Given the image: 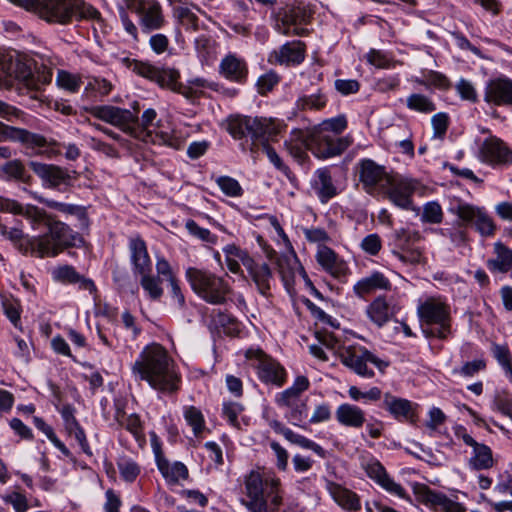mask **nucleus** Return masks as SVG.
Wrapping results in <instances>:
<instances>
[{
	"label": "nucleus",
	"mask_w": 512,
	"mask_h": 512,
	"mask_svg": "<svg viewBox=\"0 0 512 512\" xmlns=\"http://www.w3.org/2000/svg\"><path fill=\"white\" fill-rule=\"evenodd\" d=\"M162 282L163 280H161V278L151 273L141 276L140 279L141 287L152 300H159L163 296L164 290L161 286Z\"/></svg>",
	"instance_id": "obj_49"
},
{
	"label": "nucleus",
	"mask_w": 512,
	"mask_h": 512,
	"mask_svg": "<svg viewBox=\"0 0 512 512\" xmlns=\"http://www.w3.org/2000/svg\"><path fill=\"white\" fill-rule=\"evenodd\" d=\"M29 167L51 188H57L60 185L68 186L71 184V175L66 169L59 166L31 161L29 162Z\"/></svg>",
	"instance_id": "obj_25"
},
{
	"label": "nucleus",
	"mask_w": 512,
	"mask_h": 512,
	"mask_svg": "<svg viewBox=\"0 0 512 512\" xmlns=\"http://www.w3.org/2000/svg\"><path fill=\"white\" fill-rule=\"evenodd\" d=\"M219 73L233 82H243L248 73L245 61L234 54L226 55L220 63Z\"/></svg>",
	"instance_id": "obj_31"
},
{
	"label": "nucleus",
	"mask_w": 512,
	"mask_h": 512,
	"mask_svg": "<svg viewBox=\"0 0 512 512\" xmlns=\"http://www.w3.org/2000/svg\"><path fill=\"white\" fill-rule=\"evenodd\" d=\"M34 198L39 201L40 203L46 205L49 208L56 209L62 213L70 214V215H76L79 220L82 222L83 225L87 226V214L85 208L77 205L72 204H66L57 202L54 200L46 199L42 196L33 195Z\"/></svg>",
	"instance_id": "obj_41"
},
{
	"label": "nucleus",
	"mask_w": 512,
	"mask_h": 512,
	"mask_svg": "<svg viewBox=\"0 0 512 512\" xmlns=\"http://www.w3.org/2000/svg\"><path fill=\"white\" fill-rule=\"evenodd\" d=\"M362 467L367 475L388 493L402 499H408L405 489L388 475L384 466L378 460L374 458L368 459L362 463Z\"/></svg>",
	"instance_id": "obj_23"
},
{
	"label": "nucleus",
	"mask_w": 512,
	"mask_h": 512,
	"mask_svg": "<svg viewBox=\"0 0 512 512\" xmlns=\"http://www.w3.org/2000/svg\"><path fill=\"white\" fill-rule=\"evenodd\" d=\"M306 45L302 41L286 42L279 49L273 50L268 57L271 64L296 66L305 59Z\"/></svg>",
	"instance_id": "obj_24"
},
{
	"label": "nucleus",
	"mask_w": 512,
	"mask_h": 512,
	"mask_svg": "<svg viewBox=\"0 0 512 512\" xmlns=\"http://www.w3.org/2000/svg\"><path fill=\"white\" fill-rule=\"evenodd\" d=\"M383 405L395 418H408L412 412V404L410 401L397 398L389 393L385 394Z\"/></svg>",
	"instance_id": "obj_43"
},
{
	"label": "nucleus",
	"mask_w": 512,
	"mask_h": 512,
	"mask_svg": "<svg viewBox=\"0 0 512 512\" xmlns=\"http://www.w3.org/2000/svg\"><path fill=\"white\" fill-rule=\"evenodd\" d=\"M339 358L344 366L364 378H372L375 375L374 371L368 367V363L373 364L381 373H384L389 366L388 361L380 359L362 346L343 347Z\"/></svg>",
	"instance_id": "obj_8"
},
{
	"label": "nucleus",
	"mask_w": 512,
	"mask_h": 512,
	"mask_svg": "<svg viewBox=\"0 0 512 512\" xmlns=\"http://www.w3.org/2000/svg\"><path fill=\"white\" fill-rule=\"evenodd\" d=\"M0 80H14L31 91H38L52 80V70L16 51L0 50Z\"/></svg>",
	"instance_id": "obj_3"
},
{
	"label": "nucleus",
	"mask_w": 512,
	"mask_h": 512,
	"mask_svg": "<svg viewBox=\"0 0 512 512\" xmlns=\"http://www.w3.org/2000/svg\"><path fill=\"white\" fill-rule=\"evenodd\" d=\"M309 388V380L305 376H298L293 385L276 396L278 406L284 404H293V402L303 400L301 393Z\"/></svg>",
	"instance_id": "obj_40"
},
{
	"label": "nucleus",
	"mask_w": 512,
	"mask_h": 512,
	"mask_svg": "<svg viewBox=\"0 0 512 512\" xmlns=\"http://www.w3.org/2000/svg\"><path fill=\"white\" fill-rule=\"evenodd\" d=\"M484 101L488 105L512 106V79L499 76L487 81L484 88Z\"/></svg>",
	"instance_id": "obj_21"
},
{
	"label": "nucleus",
	"mask_w": 512,
	"mask_h": 512,
	"mask_svg": "<svg viewBox=\"0 0 512 512\" xmlns=\"http://www.w3.org/2000/svg\"><path fill=\"white\" fill-rule=\"evenodd\" d=\"M139 15L142 25L149 30L158 29L163 24L161 7L155 1H149Z\"/></svg>",
	"instance_id": "obj_42"
},
{
	"label": "nucleus",
	"mask_w": 512,
	"mask_h": 512,
	"mask_svg": "<svg viewBox=\"0 0 512 512\" xmlns=\"http://www.w3.org/2000/svg\"><path fill=\"white\" fill-rule=\"evenodd\" d=\"M328 491L334 501L342 508L347 510H358L360 509V501L358 496L341 485L333 482H329L327 485Z\"/></svg>",
	"instance_id": "obj_37"
},
{
	"label": "nucleus",
	"mask_w": 512,
	"mask_h": 512,
	"mask_svg": "<svg viewBox=\"0 0 512 512\" xmlns=\"http://www.w3.org/2000/svg\"><path fill=\"white\" fill-rule=\"evenodd\" d=\"M337 421L346 427L360 428L365 423L364 411L353 404H341L335 413Z\"/></svg>",
	"instance_id": "obj_35"
},
{
	"label": "nucleus",
	"mask_w": 512,
	"mask_h": 512,
	"mask_svg": "<svg viewBox=\"0 0 512 512\" xmlns=\"http://www.w3.org/2000/svg\"><path fill=\"white\" fill-rule=\"evenodd\" d=\"M423 222L438 224L443 219V212L441 206L437 202L427 203L421 215Z\"/></svg>",
	"instance_id": "obj_57"
},
{
	"label": "nucleus",
	"mask_w": 512,
	"mask_h": 512,
	"mask_svg": "<svg viewBox=\"0 0 512 512\" xmlns=\"http://www.w3.org/2000/svg\"><path fill=\"white\" fill-rule=\"evenodd\" d=\"M414 492L417 500L423 505L436 510L444 512H465V508L448 498L441 492H436L426 485H416Z\"/></svg>",
	"instance_id": "obj_19"
},
{
	"label": "nucleus",
	"mask_w": 512,
	"mask_h": 512,
	"mask_svg": "<svg viewBox=\"0 0 512 512\" xmlns=\"http://www.w3.org/2000/svg\"><path fill=\"white\" fill-rule=\"evenodd\" d=\"M239 324L240 322H210L209 330L212 334H217L219 337L222 334L229 337H242Z\"/></svg>",
	"instance_id": "obj_51"
},
{
	"label": "nucleus",
	"mask_w": 512,
	"mask_h": 512,
	"mask_svg": "<svg viewBox=\"0 0 512 512\" xmlns=\"http://www.w3.org/2000/svg\"><path fill=\"white\" fill-rule=\"evenodd\" d=\"M479 158L493 165L511 164L512 150L501 139L490 136L480 145Z\"/></svg>",
	"instance_id": "obj_22"
},
{
	"label": "nucleus",
	"mask_w": 512,
	"mask_h": 512,
	"mask_svg": "<svg viewBox=\"0 0 512 512\" xmlns=\"http://www.w3.org/2000/svg\"><path fill=\"white\" fill-rule=\"evenodd\" d=\"M246 359L257 369L260 380L267 384L282 386L285 381V370L263 350L250 348L245 352Z\"/></svg>",
	"instance_id": "obj_11"
},
{
	"label": "nucleus",
	"mask_w": 512,
	"mask_h": 512,
	"mask_svg": "<svg viewBox=\"0 0 512 512\" xmlns=\"http://www.w3.org/2000/svg\"><path fill=\"white\" fill-rule=\"evenodd\" d=\"M244 267L247 269L258 291L262 295L268 296L273 278L269 265L264 262L258 263L253 259H247L246 262H244Z\"/></svg>",
	"instance_id": "obj_28"
},
{
	"label": "nucleus",
	"mask_w": 512,
	"mask_h": 512,
	"mask_svg": "<svg viewBox=\"0 0 512 512\" xmlns=\"http://www.w3.org/2000/svg\"><path fill=\"white\" fill-rule=\"evenodd\" d=\"M131 370L137 380L146 381L160 393L172 394L179 389L180 376L175 369L174 360L158 343L145 346Z\"/></svg>",
	"instance_id": "obj_2"
},
{
	"label": "nucleus",
	"mask_w": 512,
	"mask_h": 512,
	"mask_svg": "<svg viewBox=\"0 0 512 512\" xmlns=\"http://www.w3.org/2000/svg\"><path fill=\"white\" fill-rule=\"evenodd\" d=\"M184 418L192 427L195 435H198L204 428V417L202 412L194 407L189 406L184 409Z\"/></svg>",
	"instance_id": "obj_53"
},
{
	"label": "nucleus",
	"mask_w": 512,
	"mask_h": 512,
	"mask_svg": "<svg viewBox=\"0 0 512 512\" xmlns=\"http://www.w3.org/2000/svg\"><path fill=\"white\" fill-rule=\"evenodd\" d=\"M326 104V98L324 95L318 93L309 96L300 97L297 100V108L300 110L306 109H321Z\"/></svg>",
	"instance_id": "obj_59"
},
{
	"label": "nucleus",
	"mask_w": 512,
	"mask_h": 512,
	"mask_svg": "<svg viewBox=\"0 0 512 512\" xmlns=\"http://www.w3.org/2000/svg\"><path fill=\"white\" fill-rule=\"evenodd\" d=\"M174 12L183 26L187 29L197 30L198 17L191 8L187 6H178L175 8Z\"/></svg>",
	"instance_id": "obj_55"
},
{
	"label": "nucleus",
	"mask_w": 512,
	"mask_h": 512,
	"mask_svg": "<svg viewBox=\"0 0 512 512\" xmlns=\"http://www.w3.org/2000/svg\"><path fill=\"white\" fill-rule=\"evenodd\" d=\"M6 238L9 239L22 254L30 253L34 255V237L24 235L22 230L18 228H12L8 231Z\"/></svg>",
	"instance_id": "obj_47"
},
{
	"label": "nucleus",
	"mask_w": 512,
	"mask_h": 512,
	"mask_svg": "<svg viewBox=\"0 0 512 512\" xmlns=\"http://www.w3.org/2000/svg\"><path fill=\"white\" fill-rule=\"evenodd\" d=\"M270 478L263 480L258 472H250L245 479L246 494L250 499H257L264 497L266 493V481Z\"/></svg>",
	"instance_id": "obj_45"
},
{
	"label": "nucleus",
	"mask_w": 512,
	"mask_h": 512,
	"mask_svg": "<svg viewBox=\"0 0 512 512\" xmlns=\"http://www.w3.org/2000/svg\"><path fill=\"white\" fill-rule=\"evenodd\" d=\"M431 124L433 128V138L442 140L449 126L448 115L444 112L435 114L431 118Z\"/></svg>",
	"instance_id": "obj_58"
},
{
	"label": "nucleus",
	"mask_w": 512,
	"mask_h": 512,
	"mask_svg": "<svg viewBox=\"0 0 512 512\" xmlns=\"http://www.w3.org/2000/svg\"><path fill=\"white\" fill-rule=\"evenodd\" d=\"M277 267L284 286L289 291L294 284L295 275L299 272L302 265L300 264L296 254L291 252L277 258Z\"/></svg>",
	"instance_id": "obj_34"
},
{
	"label": "nucleus",
	"mask_w": 512,
	"mask_h": 512,
	"mask_svg": "<svg viewBox=\"0 0 512 512\" xmlns=\"http://www.w3.org/2000/svg\"><path fill=\"white\" fill-rule=\"evenodd\" d=\"M216 183L221 191L229 197H240L243 195V189L239 182L229 176H220L216 179Z\"/></svg>",
	"instance_id": "obj_52"
},
{
	"label": "nucleus",
	"mask_w": 512,
	"mask_h": 512,
	"mask_svg": "<svg viewBox=\"0 0 512 512\" xmlns=\"http://www.w3.org/2000/svg\"><path fill=\"white\" fill-rule=\"evenodd\" d=\"M116 420L118 424L129 431L135 439L142 437V426L139 417L136 414L126 416L124 413H117Z\"/></svg>",
	"instance_id": "obj_50"
},
{
	"label": "nucleus",
	"mask_w": 512,
	"mask_h": 512,
	"mask_svg": "<svg viewBox=\"0 0 512 512\" xmlns=\"http://www.w3.org/2000/svg\"><path fill=\"white\" fill-rule=\"evenodd\" d=\"M56 81L59 87L70 92L78 91L81 83L79 77L63 70L58 71Z\"/></svg>",
	"instance_id": "obj_60"
},
{
	"label": "nucleus",
	"mask_w": 512,
	"mask_h": 512,
	"mask_svg": "<svg viewBox=\"0 0 512 512\" xmlns=\"http://www.w3.org/2000/svg\"><path fill=\"white\" fill-rule=\"evenodd\" d=\"M89 114L101 121L120 128L127 133L131 123L137 120V115L128 109L112 105H99L87 109Z\"/></svg>",
	"instance_id": "obj_18"
},
{
	"label": "nucleus",
	"mask_w": 512,
	"mask_h": 512,
	"mask_svg": "<svg viewBox=\"0 0 512 512\" xmlns=\"http://www.w3.org/2000/svg\"><path fill=\"white\" fill-rule=\"evenodd\" d=\"M312 130H301L294 129L291 132V143H294V146L297 149L307 148L310 150L312 145Z\"/></svg>",
	"instance_id": "obj_63"
},
{
	"label": "nucleus",
	"mask_w": 512,
	"mask_h": 512,
	"mask_svg": "<svg viewBox=\"0 0 512 512\" xmlns=\"http://www.w3.org/2000/svg\"><path fill=\"white\" fill-rule=\"evenodd\" d=\"M316 260L327 273L335 278H344L349 272L347 264L327 246L319 247L316 253Z\"/></svg>",
	"instance_id": "obj_26"
},
{
	"label": "nucleus",
	"mask_w": 512,
	"mask_h": 512,
	"mask_svg": "<svg viewBox=\"0 0 512 512\" xmlns=\"http://www.w3.org/2000/svg\"><path fill=\"white\" fill-rule=\"evenodd\" d=\"M312 187L322 203L328 202L337 194V189L333 184L330 171L327 168H321L315 172Z\"/></svg>",
	"instance_id": "obj_36"
},
{
	"label": "nucleus",
	"mask_w": 512,
	"mask_h": 512,
	"mask_svg": "<svg viewBox=\"0 0 512 512\" xmlns=\"http://www.w3.org/2000/svg\"><path fill=\"white\" fill-rule=\"evenodd\" d=\"M112 88L113 86L110 81L104 78L92 77L89 78L85 91L96 92L101 96H106L111 92Z\"/></svg>",
	"instance_id": "obj_62"
},
{
	"label": "nucleus",
	"mask_w": 512,
	"mask_h": 512,
	"mask_svg": "<svg viewBox=\"0 0 512 512\" xmlns=\"http://www.w3.org/2000/svg\"><path fill=\"white\" fill-rule=\"evenodd\" d=\"M0 141H18L27 149L33 150L35 154L49 158L59 153L55 140L47 139L40 134L9 126L2 122H0Z\"/></svg>",
	"instance_id": "obj_9"
},
{
	"label": "nucleus",
	"mask_w": 512,
	"mask_h": 512,
	"mask_svg": "<svg viewBox=\"0 0 512 512\" xmlns=\"http://www.w3.org/2000/svg\"><path fill=\"white\" fill-rule=\"evenodd\" d=\"M272 17L274 19V29L280 34L303 36L307 32L306 29L297 27L309 21V14L303 6L281 8Z\"/></svg>",
	"instance_id": "obj_12"
},
{
	"label": "nucleus",
	"mask_w": 512,
	"mask_h": 512,
	"mask_svg": "<svg viewBox=\"0 0 512 512\" xmlns=\"http://www.w3.org/2000/svg\"><path fill=\"white\" fill-rule=\"evenodd\" d=\"M402 252L393 251V255L396 256L401 262L405 264H418L422 260V251L420 248H402Z\"/></svg>",
	"instance_id": "obj_64"
},
{
	"label": "nucleus",
	"mask_w": 512,
	"mask_h": 512,
	"mask_svg": "<svg viewBox=\"0 0 512 512\" xmlns=\"http://www.w3.org/2000/svg\"><path fill=\"white\" fill-rule=\"evenodd\" d=\"M414 492L417 500L423 505L436 510L444 512H465V508L448 498L441 492H436L426 485H416Z\"/></svg>",
	"instance_id": "obj_20"
},
{
	"label": "nucleus",
	"mask_w": 512,
	"mask_h": 512,
	"mask_svg": "<svg viewBox=\"0 0 512 512\" xmlns=\"http://www.w3.org/2000/svg\"><path fill=\"white\" fill-rule=\"evenodd\" d=\"M156 463L159 471L165 480L170 484H176L180 480H186L188 478V469L181 462L169 463L167 459L163 457L158 445H153Z\"/></svg>",
	"instance_id": "obj_27"
},
{
	"label": "nucleus",
	"mask_w": 512,
	"mask_h": 512,
	"mask_svg": "<svg viewBox=\"0 0 512 512\" xmlns=\"http://www.w3.org/2000/svg\"><path fill=\"white\" fill-rule=\"evenodd\" d=\"M454 434L457 439L462 440L467 446L472 448V456L468 464L474 470L490 469L494 465L492 450L489 446L477 442L466 430L465 427L458 425L454 428Z\"/></svg>",
	"instance_id": "obj_15"
},
{
	"label": "nucleus",
	"mask_w": 512,
	"mask_h": 512,
	"mask_svg": "<svg viewBox=\"0 0 512 512\" xmlns=\"http://www.w3.org/2000/svg\"><path fill=\"white\" fill-rule=\"evenodd\" d=\"M156 117L157 113L154 109H146L140 118L137 117V120L131 123L127 134L145 143L166 145L173 149H179L182 141L173 131L161 130L159 123L153 130L150 129Z\"/></svg>",
	"instance_id": "obj_7"
},
{
	"label": "nucleus",
	"mask_w": 512,
	"mask_h": 512,
	"mask_svg": "<svg viewBox=\"0 0 512 512\" xmlns=\"http://www.w3.org/2000/svg\"><path fill=\"white\" fill-rule=\"evenodd\" d=\"M53 278L56 281L68 284H79V288L87 290L90 293L95 291L94 282L90 279L80 275L74 267L70 265H62L55 268L52 272Z\"/></svg>",
	"instance_id": "obj_33"
},
{
	"label": "nucleus",
	"mask_w": 512,
	"mask_h": 512,
	"mask_svg": "<svg viewBox=\"0 0 512 512\" xmlns=\"http://www.w3.org/2000/svg\"><path fill=\"white\" fill-rule=\"evenodd\" d=\"M310 151L318 158L327 159L343 153L353 142L351 136L329 135L317 128L312 129Z\"/></svg>",
	"instance_id": "obj_13"
},
{
	"label": "nucleus",
	"mask_w": 512,
	"mask_h": 512,
	"mask_svg": "<svg viewBox=\"0 0 512 512\" xmlns=\"http://www.w3.org/2000/svg\"><path fill=\"white\" fill-rule=\"evenodd\" d=\"M282 124L274 119L238 116L228 124V131L235 139L250 137L253 145L258 141L275 138L281 131Z\"/></svg>",
	"instance_id": "obj_5"
},
{
	"label": "nucleus",
	"mask_w": 512,
	"mask_h": 512,
	"mask_svg": "<svg viewBox=\"0 0 512 512\" xmlns=\"http://www.w3.org/2000/svg\"><path fill=\"white\" fill-rule=\"evenodd\" d=\"M35 13L47 22L66 24L72 19L91 16L96 11L86 7L82 0H38Z\"/></svg>",
	"instance_id": "obj_6"
},
{
	"label": "nucleus",
	"mask_w": 512,
	"mask_h": 512,
	"mask_svg": "<svg viewBox=\"0 0 512 512\" xmlns=\"http://www.w3.org/2000/svg\"><path fill=\"white\" fill-rule=\"evenodd\" d=\"M418 181L409 177L391 174L382 192L397 207L402 209L412 208V195L418 187Z\"/></svg>",
	"instance_id": "obj_14"
},
{
	"label": "nucleus",
	"mask_w": 512,
	"mask_h": 512,
	"mask_svg": "<svg viewBox=\"0 0 512 512\" xmlns=\"http://www.w3.org/2000/svg\"><path fill=\"white\" fill-rule=\"evenodd\" d=\"M468 223H464L459 219L457 222V227L455 228H443L441 230L443 236H447L451 239V241L456 245H461L466 242V229L465 226Z\"/></svg>",
	"instance_id": "obj_61"
},
{
	"label": "nucleus",
	"mask_w": 512,
	"mask_h": 512,
	"mask_svg": "<svg viewBox=\"0 0 512 512\" xmlns=\"http://www.w3.org/2000/svg\"><path fill=\"white\" fill-rule=\"evenodd\" d=\"M317 129L321 131L327 132L329 135H336L340 134L342 131H344L347 128V120L345 116H338L332 119H328L323 121L319 127H316Z\"/></svg>",
	"instance_id": "obj_56"
},
{
	"label": "nucleus",
	"mask_w": 512,
	"mask_h": 512,
	"mask_svg": "<svg viewBox=\"0 0 512 512\" xmlns=\"http://www.w3.org/2000/svg\"><path fill=\"white\" fill-rule=\"evenodd\" d=\"M0 211L24 216L34 229L40 226L47 228L44 234L34 237V256L36 257H55L63 250L83 242L82 237L67 224L37 206L30 204L23 206L15 200L0 196Z\"/></svg>",
	"instance_id": "obj_1"
},
{
	"label": "nucleus",
	"mask_w": 512,
	"mask_h": 512,
	"mask_svg": "<svg viewBox=\"0 0 512 512\" xmlns=\"http://www.w3.org/2000/svg\"><path fill=\"white\" fill-rule=\"evenodd\" d=\"M269 426L274 430L275 433L283 435L289 442L302 448L310 449L321 457L325 456V451L320 445L300 434L294 433L291 429L287 428L278 420H270Z\"/></svg>",
	"instance_id": "obj_32"
},
{
	"label": "nucleus",
	"mask_w": 512,
	"mask_h": 512,
	"mask_svg": "<svg viewBox=\"0 0 512 512\" xmlns=\"http://www.w3.org/2000/svg\"><path fill=\"white\" fill-rule=\"evenodd\" d=\"M495 258L487 261V267L491 272L505 273L512 267V250L501 242L494 245Z\"/></svg>",
	"instance_id": "obj_39"
},
{
	"label": "nucleus",
	"mask_w": 512,
	"mask_h": 512,
	"mask_svg": "<svg viewBox=\"0 0 512 512\" xmlns=\"http://www.w3.org/2000/svg\"><path fill=\"white\" fill-rule=\"evenodd\" d=\"M287 409L285 418L294 426L301 427L308 416V407L305 400L293 402V404L280 405Z\"/></svg>",
	"instance_id": "obj_46"
},
{
	"label": "nucleus",
	"mask_w": 512,
	"mask_h": 512,
	"mask_svg": "<svg viewBox=\"0 0 512 512\" xmlns=\"http://www.w3.org/2000/svg\"><path fill=\"white\" fill-rule=\"evenodd\" d=\"M359 180L366 192L371 193L376 188L381 191L384 186L389 183L391 173L386 168L377 164L372 159H362L357 164Z\"/></svg>",
	"instance_id": "obj_16"
},
{
	"label": "nucleus",
	"mask_w": 512,
	"mask_h": 512,
	"mask_svg": "<svg viewBox=\"0 0 512 512\" xmlns=\"http://www.w3.org/2000/svg\"><path fill=\"white\" fill-rule=\"evenodd\" d=\"M186 278L192 290L203 300L211 304H224L232 292L226 277L211 272L188 268Z\"/></svg>",
	"instance_id": "obj_4"
},
{
	"label": "nucleus",
	"mask_w": 512,
	"mask_h": 512,
	"mask_svg": "<svg viewBox=\"0 0 512 512\" xmlns=\"http://www.w3.org/2000/svg\"><path fill=\"white\" fill-rule=\"evenodd\" d=\"M195 48L202 61L208 62L215 53V42L211 38L201 35L195 40Z\"/></svg>",
	"instance_id": "obj_54"
},
{
	"label": "nucleus",
	"mask_w": 512,
	"mask_h": 512,
	"mask_svg": "<svg viewBox=\"0 0 512 512\" xmlns=\"http://www.w3.org/2000/svg\"><path fill=\"white\" fill-rule=\"evenodd\" d=\"M133 72L147 78L151 81L156 82L162 87H169L176 90V82L179 77V73L172 69H160L152 66L148 63L133 60L130 64ZM177 91L185 96L186 98H194L199 96V91L196 90L191 84L189 86L179 85Z\"/></svg>",
	"instance_id": "obj_10"
},
{
	"label": "nucleus",
	"mask_w": 512,
	"mask_h": 512,
	"mask_svg": "<svg viewBox=\"0 0 512 512\" xmlns=\"http://www.w3.org/2000/svg\"><path fill=\"white\" fill-rule=\"evenodd\" d=\"M406 106L412 111L423 114H429L436 110L435 103L429 97L420 93L409 95L406 99Z\"/></svg>",
	"instance_id": "obj_48"
},
{
	"label": "nucleus",
	"mask_w": 512,
	"mask_h": 512,
	"mask_svg": "<svg viewBox=\"0 0 512 512\" xmlns=\"http://www.w3.org/2000/svg\"><path fill=\"white\" fill-rule=\"evenodd\" d=\"M398 310L395 304L379 296L368 306L367 313L371 320H390L396 317Z\"/></svg>",
	"instance_id": "obj_38"
},
{
	"label": "nucleus",
	"mask_w": 512,
	"mask_h": 512,
	"mask_svg": "<svg viewBox=\"0 0 512 512\" xmlns=\"http://www.w3.org/2000/svg\"><path fill=\"white\" fill-rule=\"evenodd\" d=\"M451 211L464 223H474L476 230L484 237L494 235L496 225L493 219L483 210L469 204H459Z\"/></svg>",
	"instance_id": "obj_17"
},
{
	"label": "nucleus",
	"mask_w": 512,
	"mask_h": 512,
	"mask_svg": "<svg viewBox=\"0 0 512 512\" xmlns=\"http://www.w3.org/2000/svg\"><path fill=\"white\" fill-rule=\"evenodd\" d=\"M415 324V329L426 338L444 339L451 332L449 322H415Z\"/></svg>",
	"instance_id": "obj_44"
},
{
	"label": "nucleus",
	"mask_w": 512,
	"mask_h": 512,
	"mask_svg": "<svg viewBox=\"0 0 512 512\" xmlns=\"http://www.w3.org/2000/svg\"><path fill=\"white\" fill-rule=\"evenodd\" d=\"M390 289V280L379 271H374L369 276L360 279L353 286V292L359 298H365L377 290L388 291Z\"/></svg>",
	"instance_id": "obj_29"
},
{
	"label": "nucleus",
	"mask_w": 512,
	"mask_h": 512,
	"mask_svg": "<svg viewBox=\"0 0 512 512\" xmlns=\"http://www.w3.org/2000/svg\"><path fill=\"white\" fill-rule=\"evenodd\" d=\"M422 320H448L450 306L441 297H428L417 308Z\"/></svg>",
	"instance_id": "obj_30"
}]
</instances>
